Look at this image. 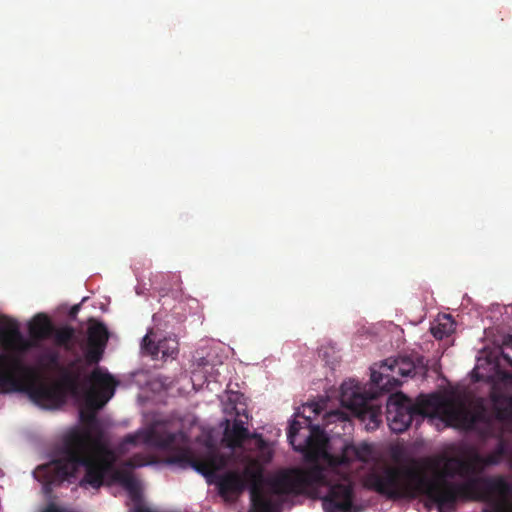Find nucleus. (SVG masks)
I'll return each instance as SVG.
<instances>
[{
    "mask_svg": "<svg viewBox=\"0 0 512 512\" xmlns=\"http://www.w3.org/2000/svg\"><path fill=\"white\" fill-rule=\"evenodd\" d=\"M443 468L433 477L416 466H384L366 478L369 488L390 500L424 496L438 512H455L458 500L482 501L483 512H512V485L502 475L450 482Z\"/></svg>",
    "mask_w": 512,
    "mask_h": 512,
    "instance_id": "1",
    "label": "nucleus"
},
{
    "mask_svg": "<svg viewBox=\"0 0 512 512\" xmlns=\"http://www.w3.org/2000/svg\"><path fill=\"white\" fill-rule=\"evenodd\" d=\"M167 463L176 464L181 468L191 467L202 474L209 483H215L219 495L229 500L230 496H238L249 484L252 503L251 512H277V505L271 498L264 495L261 489L262 470L257 465H248L243 474L228 471L218 475L217 471L227 465V459L214 448H207L201 454H195L190 448L184 447L168 457Z\"/></svg>",
    "mask_w": 512,
    "mask_h": 512,
    "instance_id": "2",
    "label": "nucleus"
},
{
    "mask_svg": "<svg viewBox=\"0 0 512 512\" xmlns=\"http://www.w3.org/2000/svg\"><path fill=\"white\" fill-rule=\"evenodd\" d=\"M104 450L87 432L75 433L62 443L57 458L36 469L35 477L43 482L45 491L50 492L53 486L75 477L79 468L84 467L80 486L98 489L111 468V463L101 455Z\"/></svg>",
    "mask_w": 512,
    "mask_h": 512,
    "instance_id": "3",
    "label": "nucleus"
},
{
    "mask_svg": "<svg viewBox=\"0 0 512 512\" xmlns=\"http://www.w3.org/2000/svg\"><path fill=\"white\" fill-rule=\"evenodd\" d=\"M509 424L499 422L482 400L475 402L471 408L464 400L453 426L477 432L483 438H497L498 442L495 449L486 456L474 453L468 459L457 456L448 458L443 465L444 476H459L466 481L472 477H480L487 467L498 465L508 453L509 445L504 434Z\"/></svg>",
    "mask_w": 512,
    "mask_h": 512,
    "instance_id": "4",
    "label": "nucleus"
},
{
    "mask_svg": "<svg viewBox=\"0 0 512 512\" xmlns=\"http://www.w3.org/2000/svg\"><path fill=\"white\" fill-rule=\"evenodd\" d=\"M11 332L13 342L7 374L0 378V385L4 386L3 393H25L35 404L42 408L53 409L59 407L64 401V395L60 387L44 381L40 370L25 361L33 343L25 339L20 331L18 321Z\"/></svg>",
    "mask_w": 512,
    "mask_h": 512,
    "instance_id": "5",
    "label": "nucleus"
},
{
    "mask_svg": "<svg viewBox=\"0 0 512 512\" xmlns=\"http://www.w3.org/2000/svg\"><path fill=\"white\" fill-rule=\"evenodd\" d=\"M330 470L315 464L308 469L292 468L280 472L270 482L271 490L277 495L301 494L307 488L330 486L323 499L326 512H351L353 508V484L348 478L331 484Z\"/></svg>",
    "mask_w": 512,
    "mask_h": 512,
    "instance_id": "6",
    "label": "nucleus"
},
{
    "mask_svg": "<svg viewBox=\"0 0 512 512\" xmlns=\"http://www.w3.org/2000/svg\"><path fill=\"white\" fill-rule=\"evenodd\" d=\"M463 401L459 396L447 397L439 393L420 394L413 401L402 392H397L388 398L386 418L390 429L396 433L404 432L416 417L439 418L453 425Z\"/></svg>",
    "mask_w": 512,
    "mask_h": 512,
    "instance_id": "7",
    "label": "nucleus"
},
{
    "mask_svg": "<svg viewBox=\"0 0 512 512\" xmlns=\"http://www.w3.org/2000/svg\"><path fill=\"white\" fill-rule=\"evenodd\" d=\"M86 382L89 384V389L86 392L85 404L79 412L84 428L69 432L65 435L63 442L75 433L87 432L90 438L97 442V446H101L103 434L97 412L113 397L117 382L111 374L103 372L99 367L90 373Z\"/></svg>",
    "mask_w": 512,
    "mask_h": 512,
    "instance_id": "8",
    "label": "nucleus"
},
{
    "mask_svg": "<svg viewBox=\"0 0 512 512\" xmlns=\"http://www.w3.org/2000/svg\"><path fill=\"white\" fill-rule=\"evenodd\" d=\"M340 400L344 407L353 411L363 420L369 419L375 426L381 422V408L363 395L353 382H345L341 385Z\"/></svg>",
    "mask_w": 512,
    "mask_h": 512,
    "instance_id": "9",
    "label": "nucleus"
},
{
    "mask_svg": "<svg viewBox=\"0 0 512 512\" xmlns=\"http://www.w3.org/2000/svg\"><path fill=\"white\" fill-rule=\"evenodd\" d=\"M140 439L146 444L164 449H173L177 444H185L186 442V436L183 432H161L152 429L145 433L126 435L120 444V448L124 449L126 445H136Z\"/></svg>",
    "mask_w": 512,
    "mask_h": 512,
    "instance_id": "10",
    "label": "nucleus"
},
{
    "mask_svg": "<svg viewBox=\"0 0 512 512\" xmlns=\"http://www.w3.org/2000/svg\"><path fill=\"white\" fill-rule=\"evenodd\" d=\"M87 329V346L84 353L88 365L98 364L102 359L109 340V332L104 323L90 318Z\"/></svg>",
    "mask_w": 512,
    "mask_h": 512,
    "instance_id": "11",
    "label": "nucleus"
},
{
    "mask_svg": "<svg viewBox=\"0 0 512 512\" xmlns=\"http://www.w3.org/2000/svg\"><path fill=\"white\" fill-rule=\"evenodd\" d=\"M505 361L512 367V359L503 354ZM501 379L506 384L512 385V371L500 372ZM490 413L501 423L512 422V395H496L492 396V408Z\"/></svg>",
    "mask_w": 512,
    "mask_h": 512,
    "instance_id": "12",
    "label": "nucleus"
},
{
    "mask_svg": "<svg viewBox=\"0 0 512 512\" xmlns=\"http://www.w3.org/2000/svg\"><path fill=\"white\" fill-rule=\"evenodd\" d=\"M373 455L372 447L367 443L359 445L347 444L343 447L340 456L333 457L330 464L333 466L349 465L353 461L368 462Z\"/></svg>",
    "mask_w": 512,
    "mask_h": 512,
    "instance_id": "13",
    "label": "nucleus"
},
{
    "mask_svg": "<svg viewBox=\"0 0 512 512\" xmlns=\"http://www.w3.org/2000/svg\"><path fill=\"white\" fill-rule=\"evenodd\" d=\"M222 425L224 426L222 441L228 448H240L246 440L250 439V432L243 420L235 419L231 424L229 419H225Z\"/></svg>",
    "mask_w": 512,
    "mask_h": 512,
    "instance_id": "14",
    "label": "nucleus"
},
{
    "mask_svg": "<svg viewBox=\"0 0 512 512\" xmlns=\"http://www.w3.org/2000/svg\"><path fill=\"white\" fill-rule=\"evenodd\" d=\"M53 330L54 325L47 315L43 313L35 315L28 324L30 339L25 338L33 343L30 350L37 347L39 341L51 338Z\"/></svg>",
    "mask_w": 512,
    "mask_h": 512,
    "instance_id": "15",
    "label": "nucleus"
},
{
    "mask_svg": "<svg viewBox=\"0 0 512 512\" xmlns=\"http://www.w3.org/2000/svg\"><path fill=\"white\" fill-rule=\"evenodd\" d=\"M51 337L57 346L63 347L67 351L74 348L75 329L71 326L65 325L60 328L54 326Z\"/></svg>",
    "mask_w": 512,
    "mask_h": 512,
    "instance_id": "16",
    "label": "nucleus"
},
{
    "mask_svg": "<svg viewBox=\"0 0 512 512\" xmlns=\"http://www.w3.org/2000/svg\"><path fill=\"white\" fill-rule=\"evenodd\" d=\"M454 330L455 322L450 315H444L442 318H439L437 323L430 328L432 335L439 340L450 336Z\"/></svg>",
    "mask_w": 512,
    "mask_h": 512,
    "instance_id": "17",
    "label": "nucleus"
},
{
    "mask_svg": "<svg viewBox=\"0 0 512 512\" xmlns=\"http://www.w3.org/2000/svg\"><path fill=\"white\" fill-rule=\"evenodd\" d=\"M80 359H76L70 363V368L76 370H65L62 375L63 383L72 391H75L81 382L83 370L79 367Z\"/></svg>",
    "mask_w": 512,
    "mask_h": 512,
    "instance_id": "18",
    "label": "nucleus"
},
{
    "mask_svg": "<svg viewBox=\"0 0 512 512\" xmlns=\"http://www.w3.org/2000/svg\"><path fill=\"white\" fill-rule=\"evenodd\" d=\"M153 335V331L150 330L142 339V343H141V348L143 350L144 353L152 356V357H156L158 356V354L160 352L163 353V357L165 356H172L174 351H172L170 354L169 353H166L164 351V342L163 341H159V342H155L151 337Z\"/></svg>",
    "mask_w": 512,
    "mask_h": 512,
    "instance_id": "19",
    "label": "nucleus"
},
{
    "mask_svg": "<svg viewBox=\"0 0 512 512\" xmlns=\"http://www.w3.org/2000/svg\"><path fill=\"white\" fill-rule=\"evenodd\" d=\"M37 363L41 370H55L59 367L60 363L59 353L52 349H45L40 353Z\"/></svg>",
    "mask_w": 512,
    "mask_h": 512,
    "instance_id": "20",
    "label": "nucleus"
},
{
    "mask_svg": "<svg viewBox=\"0 0 512 512\" xmlns=\"http://www.w3.org/2000/svg\"><path fill=\"white\" fill-rule=\"evenodd\" d=\"M327 439L324 431L317 425L310 427V434L306 437L304 444L301 447L310 449L322 448Z\"/></svg>",
    "mask_w": 512,
    "mask_h": 512,
    "instance_id": "21",
    "label": "nucleus"
},
{
    "mask_svg": "<svg viewBox=\"0 0 512 512\" xmlns=\"http://www.w3.org/2000/svg\"><path fill=\"white\" fill-rule=\"evenodd\" d=\"M382 367H387L388 370L401 376H409L414 371V367L411 362L406 361L405 359H386L383 362Z\"/></svg>",
    "mask_w": 512,
    "mask_h": 512,
    "instance_id": "22",
    "label": "nucleus"
},
{
    "mask_svg": "<svg viewBox=\"0 0 512 512\" xmlns=\"http://www.w3.org/2000/svg\"><path fill=\"white\" fill-rule=\"evenodd\" d=\"M302 428L301 423L297 420L292 421V423L289 425L288 431H287V437L290 442V444L294 447L297 451H304V447H301L302 444L299 446H296V436L298 435L300 429Z\"/></svg>",
    "mask_w": 512,
    "mask_h": 512,
    "instance_id": "23",
    "label": "nucleus"
},
{
    "mask_svg": "<svg viewBox=\"0 0 512 512\" xmlns=\"http://www.w3.org/2000/svg\"><path fill=\"white\" fill-rule=\"evenodd\" d=\"M117 479L130 493H136L138 491V483L133 475L129 473H118Z\"/></svg>",
    "mask_w": 512,
    "mask_h": 512,
    "instance_id": "24",
    "label": "nucleus"
},
{
    "mask_svg": "<svg viewBox=\"0 0 512 512\" xmlns=\"http://www.w3.org/2000/svg\"><path fill=\"white\" fill-rule=\"evenodd\" d=\"M150 462L143 455H134L125 461V466L131 469L148 465Z\"/></svg>",
    "mask_w": 512,
    "mask_h": 512,
    "instance_id": "25",
    "label": "nucleus"
},
{
    "mask_svg": "<svg viewBox=\"0 0 512 512\" xmlns=\"http://www.w3.org/2000/svg\"><path fill=\"white\" fill-rule=\"evenodd\" d=\"M384 378H389L388 375H383L380 372L372 371L371 373V381L377 386H385L386 384H382ZM387 383H390V379H388Z\"/></svg>",
    "mask_w": 512,
    "mask_h": 512,
    "instance_id": "26",
    "label": "nucleus"
},
{
    "mask_svg": "<svg viewBox=\"0 0 512 512\" xmlns=\"http://www.w3.org/2000/svg\"><path fill=\"white\" fill-rule=\"evenodd\" d=\"M250 438H255V439H257V440H258V442H259V446H260V447H262V446H263V444H264V440H263V438H262V436H261L260 434H257V433H253V434H251V433H250Z\"/></svg>",
    "mask_w": 512,
    "mask_h": 512,
    "instance_id": "27",
    "label": "nucleus"
},
{
    "mask_svg": "<svg viewBox=\"0 0 512 512\" xmlns=\"http://www.w3.org/2000/svg\"><path fill=\"white\" fill-rule=\"evenodd\" d=\"M78 310H79V305H75V306H73V307L71 308V310H70V316H71V317H75V316H76V314H77V312H78Z\"/></svg>",
    "mask_w": 512,
    "mask_h": 512,
    "instance_id": "28",
    "label": "nucleus"
},
{
    "mask_svg": "<svg viewBox=\"0 0 512 512\" xmlns=\"http://www.w3.org/2000/svg\"><path fill=\"white\" fill-rule=\"evenodd\" d=\"M135 512H151V510L144 506L139 505L135 508Z\"/></svg>",
    "mask_w": 512,
    "mask_h": 512,
    "instance_id": "29",
    "label": "nucleus"
},
{
    "mask_svg": "<svg viewBox=\"0 0 512 512\" xmlns=\"http://www.w3.org/2000/svg\"><path fill=\"white\" fill-rule=\"evenodd\" d=\"M45 512H61L57 507H55L54 505H51L49 506Z\"/></svg>",
    "mask_w": 512,
    "mask_h": 512,
    "instance_id": "30",
    "label": "nucleus"
},
{
    "mask_svg": "<svg viewBox=\"0 0 512 512\" xmlns=\"http://www.w3.org/2000/svg\"><path fill=\"white\" fill-rule=\"evenodd\" d=\"M392 380H393V382H394V384H395V385H398V384H399L398 380H397V379H395L394 377H392Z\"/></svg>",
    "mask_w": 512,
    "mask_h": 512,
    "instance_id": "31",
    "label": "nucleus"
},
{
    "mask_svg": "<svg viewBox=\"0 0 512 512\" xmlns=\"http://www.w3.org/2000/svg\"><path fill=\"white\" fill-rule=\"evenodd\" d=\"M510 466L512 468V450H511V453H510Z\"/></svg>",
    "mask_w": 512,
    "mask_h": 512,
    "instance_id": "32",
    "label": "nucleus"
}]
</instances>
